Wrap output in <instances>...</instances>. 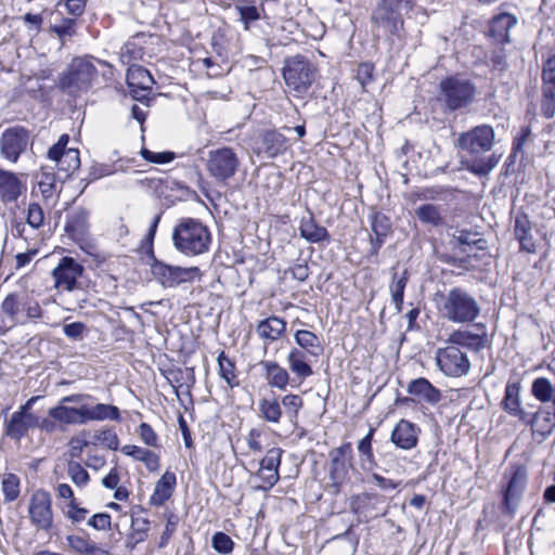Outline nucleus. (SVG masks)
Segmentation results:
<instances>
[{"label": "nucleus", "mask_w": 555, "mask_h": 555, "mask_svg": "<svg viewBox=\"0 0 555 555\" xmlns=\"http://www.w3.org/2000/svg\"><path fill=\"white\" fill-rule=\"evenodd\" d=\"M408 283V273L404 271L401 276H397L395 273L392 276V281L389 285V291L391 294L392 301L395 304L396 310L400 312L402 310L403 304V295L404 289Z\"/></svg>", "instance_id": "nucleus-46"}, {"label": "nucleus", "mask_w": 555, "mask_h": 555, "mask_svg": "<svg viewBox=\"0 0 555 555\" xmlns=\"http://www.w3.org/2000/svg\"><path fill=\"white\" fill-rule=\"evenodd\" d=\"M68 141V135L62 134L57 142L48 151L49 159L53 160L57 170L65 172L66 176L75 172L80 166L79 151L67 149Z\"/></svg>", "instance_id": "nucleus-15"}, {"label": "nucleus", "mask_w": 555, "mask_h": 555, "mask_svg": "<svg viewBox=\"0 0 555 555\" xmlns=\"http://www.w3.org/2000/svg\"><path fill=\"white\" fill-rule=\"evenodd\" d=\"M93 446H102L109 450H117L119 448V439L115 430L111 428L100 429L94 433L93 441H91Z\"/></svg>", "instance_id": "nucleus-50"}, {"label": "nucleus", "mask_w": 555, "mask_h": 555, "mask_svg": "<svg viewBox=\"0 0 555 555\" xmlns=\"http://www.w3.org/2000/svg\"><path fill=\"white\" fill-rule=\"evenodd\" d=\"M421 429L410 421H399L391 431L390 440L399 449L411 450L418 443Z\"/></svg>", "instance_id": "nucleus-20"}, {"label": "nucleus", "mask_w": 555, "mask_h": 555, "mask_svg": "<svg viewBox=\"0 0 555 555\" xmlns=\"http://www.w3.org/2000/svg\"><path fill=\"white\" fill-rule=\"evenodd\" d=\"M357 79L362 89L366 91V87L374 80V66L371 63H362L357 70Z\"/></svg>", "instance_id": "nucleus-59"}, {"label": "nucleus", "mask_w": 555, "mask_h": 555, "mask_svg": "<svg viewBox=\"0 0 555 555\" xmlns=\"http://www.w3.org/2000/svg\"><path fill=\"white\" fill-rule=\"evenodd\" d=\"M2 493L5 502H13L20 495V478L12 473H4L1 476Z\"/></svg>", "instance_id": "nucleus-47"}, {"label": "nucleus", "mask_w": 555, "mask_h": 555, "mask_svg": "<svg viewBox=\"0 0 555 555\" xmlns=\"http://www.w3.org/2000/svg\"><path fill=\"white\" fill-rule=\"evenodd\" d=\"M408 392L420 401H425L429 404H436L441 399L440 390L423 377L412 380L408 386Z\"/></svg>", "instance_id": "nucleus-31"}, {"label": "nucleus", "mask_w": 555, "mask_h": 555, "mask_svg": "<svg viewBox=\"0 0 555 555\" xmlns=\"http://www.w3.org/2000/svg\"><path fill=\"white\" fill-rule=\"evenodd\" d=\"M48 414L62 425L77 424L76 408L57 403L55 406L49 409Z\"/></svg>", "instance_id": "nucleus-45"}, {"label": "nucleus", "mask_w": 555, "mask_h": 555, "mask_svg": "<svg viewBox=\"0 0 555 555\" xmlns=\"http://www.w3.org/2000/svg\"><path fill=\"white\" fill-rule=\"evenodd\" d=\"M56 184V178L53 173V168L41 167V171L38 176V185L41 194L44 197H50L53 194Z\"/></svg>", "instance_id": "nucleus-52"}, {"label": "nucleus", "mask_w": 555, "mask_h": 555, "mask_svg": "<svg viewBox=\"0 0 555 555\" xmlns=\"http://www.w3.org/2000/svg\"><path fill=\"white\" fill-rule=\"evenodd\" d=\"M260 366L264 372V378L268 385L279 390H285L289 384L291 375L288 371L276 361H260Z\"/></svg>", "instance_id": "nucleus-26"}, {"label": "nucleus", "mask_w": 555, "mask_h": 555, "mask_svg": "<svg viewBox=\"0 0 555 555\" xmlns=\"http://www.w3.org/2000/svg\"><path fill=\"white\" fill-rule=\"evenodd\" d=\"M51 30L61 39L70 38L76 34V21L74 18H62L51 26Z\"/></svg>", "instance_id": "nucleus-55"}, {"label": "nucleus", "mask_w": 555, "mask_h": 555, "mask_svg": "<svg viewBox=\"0 0 555 555\" xmlns=\"http://www.w3.org/2000/svg\"><path fill=\"white\" fill-rule=\"evenodd\" d=\"M44 221V214L41 206L37 203H31L27 209V223L34 228L39 229Z\"/></svg>", "instance_id": "nucleus-58"}, {"label": "nucleus", "mask_w": 555, "mask_h": 555, "mask_svg": "<svg viewBox=\"0 0 555 555\" xmlns=\"http://www.w3.org/2000/svg\"><path fill=\"white\" fill-rule=\"evenodd\" d=\"M328 487L334 494L349 482V472L353 468V452L350 442H346L328 452Z\"/></svg>", "instance_id": "nucleus-6"}, {"label": "nucleus", "mask_w": 555, "mask_h": 555, "mask_svg": "<svg viewBox=\"0 0 555 555\" xmlns=\"http://www.w3.org/2000/svg\"><path fill=\"white\" fill-rule=\"evenodd\" d=\"M140 154L143 159L159 165L168 164L176 157L173 152H152L145 147L141 150Z\"/></svg>", "instance_id": "nucleus-57"}, {"label": "nucleus", "mask_w": 555, "mask_h": 555, "mask_svg": "<svg viewBox=\"0 0 555 555\" xmlns=\"http://www.w3.org/2000/svg\"><path fill=\"white\" fill-rule=\"evenodd\" d=\"M238 165L235 152L231 147H221L209 152L206 168L214 179L225 181L235 175Z\"/></svg>", "instance_id": "nucleus-10"}, {"label": "nucleus", "mask_w": 555, "mask_h": 555, "mask_svg": "<svg viewBox=\"0 0 555 555\" xmlns=\"http://www.w3.org/2000/svg\"><path fill=\"white\" fill-rule=\"evenodd\" d=\"M451 243L457 246L463 253L467 251V247L482 243L478 237V233L467 230H455L452 234Z\"/></svg>", "instance_id": "nucleus-49"}, {"label": "nucleus", "mask_w": 555, "mask_h": 555, "mask_svg": "<svg viewBox=\"0 0 555 555\" xmlns=\"http://www.w3.org/2000/svg\"><path fill=\"white\" fill-rule=\"evenodd\" d=\"M38 425V417L33 413L14 412L7 424L5 434L12 439L20 440L30 428Z\"/></svg>", "instance_id": "nucleus-25"}, {"label": "nucleus", "mask_w": 555, "mask_h": 555, "mask_svg": "<svg viewBox=\"0 0 555 555\" xmlns=\"http://www.w3.org/2000/svg\"><path fill=\"white\" fill-rule=\"evenodd\" d=\"M309 357L311 356L297 347H292L286 356L288 369L299 382H304L314 374Z\"/></svg>", "instance_id": "nucleus-23"}, {"label": "nucleus", "mask_w": 555, "mask_h": 555, "mask_svg": "<svg viewBox=\"0 0 555 555\" xmlns=\"http://www.w3.org/2000/svg\"><path fill=\"white\" fill-rule=\"evenodd\" d=\"M415 216L426 224L440 227L444 219L438 206L433 204H423L415 209Z\"/></svg>", "instance_id": "nucleus-41"}, {"label": "nucleus", "mask_w": 555, "mask_h": 555, "mask_svg": "<svg viewBox=\"0 0 555 555\" xmlns=\"http://www.w3.org/2000/svg\"><path fill=\"white\" fill-rule=\"evenodd\" d=\"M542 92L552 95L555 92V54L550 56L542 68Z\"/></svg>", "instance_id": "nucleus-51"}, {"label": "nucleus", "mask_w": 555, "mask_h": 555, "mask_svg": "<svg viewBox=\"0 0 555 555\" xmlns=\"http://www.w3.org/2000/svg\"><path fill=\"white\" fill-rule=\"evenodd\" d=\"M501 156L492 154L488 157L477 158L466 163V169L479 177L488 176L500 163Z\"/></svg>", "instance_id": "nucleus-39"}, {"label": "nucleus", "mask_w": 555, "mask_h": 555, "mask_svg": "<svg viewBox=\"0 0 555 555\" xmlns=\"http://www.w3.org/2000/svg\"><path fill=\"white\" fill-rule=\"evenodd\" d=\"M217 362L219 377L225 382L230 389L237 387L240 380L237 378L234 361L228 358L224 351H221L217 358Z\"/></svg>", "instance_id": "nucleus-36"}, {"label": "nucleus", "mask_w": 555, "mask_h": 555, "mask_svg": "<svg viewBox=\"0 0 555 555\" xmlns=\"http://www.w3.org/2000/svg\"><path fill=\"white\" fill-rule=\"evenodd\" d=\"M24 190V184L15 173L0 169V198L3 202L16 201Z\"/></svg>", "instance_id": "nucleus-30"}, {"label": "nucleus", "mask_w": 555, "mask_h": 555, "mask_svg": "<svg viewBox=\"0 0 555 555\" xmlns=\"http://www.w3.org/2000/svg\"><path fill=\"white\" fill-rule=\"evenodd\" d=\"M437 310L442 319L456 324L473 323L480 315L477 299L462 287L436 295Z\"/></svg>", "instance_id": "nucleus-2"}, {"label": "nucleus", "mask_w": 555, "mask_h": 555, "mask_svg": "<svg viewBox=\"0 0 555 555\" xmlns=\"http://www.w3.org/2000/svg\"><path fill=\"white\" fill-rule=\"evenodd\" d=\"M495 144V132L492 126L482 124L459 134L456 146L472 156L490 152Z\"/></svg>", "instance_id": "nucleus-7"}, {"label": "nucleus", "mask_w": 555, "mask_h": 555, "mask_svg": "<svg viewBox=\"0 0 555 555\" xmlns=\"http://www.w3.org/2000/svg\"><path fill=\"white\" fill-rule=\"evenodd\" d=\"M85 272V268L73 257L64 256L52 270L54 288L57 291L74 292L79 287L78 280Z\"/></svg>", "instance_id": "nucleus-12"}, {"label": "nucleus", "mask_w": 555, "mask_h": 555, "mask_svg": "<svg viewBox=\"0 0 555 555\" xmlns=\"http://www.w3.org/2000/svg\"><path fill=\"white\" fill-rule=\"evenodd\" d=\"M260 416L273 424H278L282 417L281 403L276 399H262L259 401Z\"/></svg>", "instance_id": "nucleus-44"}, {"label": "nucleus", "mask_w": 555, "mask_h": 555, "mask_svg": "<svg viewBox=\"0 0 555 555\" xmlns=\"http://www.w3.org/2000/svg\"><path fill=\"white\" fill-rule=\"evenodd\" d=\"M29 144V131L21 126L5 129L0 137V153L11 163H16Z\"/></svg>", "instance_id": "nucleus-14"}, {"label": "nucleus", "mask_w": 555, "mask_h": 555, "mask_svg": "<svg viewBox=\"0 0 555 555\" xmlns=\"http://www.w3.org/2000/svg\"><path fill=\"white\" fill-rule=\"evenodd\" d=\"M531 222L527 215H517L515 219V235L520 244V249L529 254L537 251V245L531 233Z\"/></svg>", "instance_id": "nucleus-32"}, {"label": "nucleus", "mask_w": 555, "mask_h": 555, "mask_svg": "<svg viewBox=\"0 0 555 555\" xmlns=\"http://www.w3.org/2000/svg\"><path fill=\"white\" fill-rule=\"evenodd\" d=\"M88 525L96 530L106 531L111 529V516L106 513L95 514L88 520Z\"/></svg>", "instance_id": "nucleus-62"}, {"label": "nucleus", "mask_w": 555, "mask_h": 555, "mask_svg": "<svg viewBox=\"0 0 555 555\" xmlns=\"http://www.w3.org/2000/svg\"><path fill=\"white\" fill-rule=\"evenodd\" d=\"M152 273L164 287H176L201 276V271L197 267L182 268L163 262H155L152 266Z\"/></svg>", "instance_id": "nucleus-13"}, {"label": "nucleus", "mask_w": 555, "mask_h": 555, "mask_svg": "<svg viewBox=\"0 0 555 555\" xmlns=\"http://www.w3.org/2000/svg\"><path fill=\"white\" fill-rule=\"evenodd\" d=\"M98 69L90 59L77 57L60 76L59 87L69 94L89 90L98 79Z\"/></svg>", "instance_id": "nucleus-4"}, {"label": "nucleus", "mask_w": 555, "mask_h": 555, "mask_svg": "<svg viewBox=\"0 0 555 555\" xmlns=\"http://www.w3.org/2000/svg\"><path fill=\"white\" fill-rule=\"evenodd\" d=\"M120 413L117 406L106 403H98L91 406V422L98 421H119Z\"/></svg>", "instance_id": "nucleus-48"}, {"label": "nucleus", "mask_w": 555, "mask_h": 555, "mask_svg": "<svg viewBox=\"0 0 555 555\" xmlns=\"http://www.w3.org/2000/svg\"><path fill=\"white\" fill-rule=\"evenodd\" d=\"M371 229L373 232V235H371L370 238L371 254L376 255L382 247L384 240L391 232L390 219L382 212H376L372 216Z\"/></svg>", "instance_id": "nucleus-27"}, {"label": "nucleus", "mask_w": 555, "mask_h": 555, "mask_svg": "<svg viewBox=\"0 0 555 555\" xmlns=\"http://www.w3.org/2000/svg\"><path fill=\"white\" fill-rule=\"evenodd\" d=\"M299 231L305 240L312 243H318L328 237L326 229L317 224L311 216L301 219Z\"/></svg>", "instance_id": "nucleus-38"}, {"label": "nucleus", "mask_w": 555, "mask_h": 555, "mask_svg": "<svg viewBox=\"0 0 555 555\" xmlns=\"http://www.w3.org/2000/svg\"><path fill=\"white\" fill-rule=\"evenodd\" d=\"M436 364L444 375L450 377L464 376L470 369V362L466 353L450 344L443 348H438Z\"/></svg>", "instance_id": "nucleus-11"}, {"label": "nucleus", "mask_w": 555, "mask_h": 555, "mask_svg": "<svg viewBox=\"0 0 555 555\" xmlns=\"http://www.w3.org/2000/svg\"><path fill=\"white\" fill-rule=\"evenodd\" d=\"M177 483L176 475L172 472H165L155 483L154 491L150 496V504L162 506L172 495Z\"/></svg>", "instance_id": "nucleus-29"}, {"label": "nucleus", "mask_w": 555, "mask_h": 555, "mask_svg": "<svg viewBox=\"0 0 555 555\" xmlns=\"http://www.w3.org/2000/svg\"><path fill=\"white\" fill-rule=\"evenodd\" d=\"M294 339L297 344V348L301 349L304 352H307L311 357H319L322 351V345L319 337L310 331L307 330H298L294 335Z\"/></svg>", "instance_id": "nucleus-34"}, {"label": "nucleus", "mask_w": 555, "mask_h": 555, "mask_svg": "<svg viewBox=\"0 0 555 555\" xmlns=\"http://www.w3.org/2000/svg\"><path fill=\"white\" fill-rule=\"evenodd\" d=\"M172 243L175 248L185 256H199L208 251L211 234L199 220L183 218L173 229Z\"/></svg>", "instance_id": "nucleus-3"}, {"label": "nucleus", "mask_w": 555, "mask_h": 555, "mask_svg": "<svg viewBox=\"0 0 555 555\" xmlns=\"http://www.w3.org/2000/svg\"><path fill=\"white\" fill-rule=\"evenodd\" d=\"M447 343L451 346H463L479 351L486 347L487 335L475 334L468 330H456L449 335Z\"/></svg>", "instance_id": "nucleus-28"}, {"label": "nucleus", "mask_w": 555, "mask_h": 555, "mask_svg": "<svg viewBox=\"0 0 555 555\" xmlns=\"http://www.w3.org/2000/svg\"><path fill=\"white\" fill-rule=\"evenodd\" d=\"M127 85L132 98L143 101L147 98L154 79L147 69L140 65H131L127 72Z\"/></svg>", "instance_id": "nucleus-18"}, {"label": "nucleus", "mask_w": 555, "mask_h": 555, "mask_svg": "<svg viewBox=\"0 0 555 555\" xmlns=\"http://www.w3.org/2000/svg\"><path fill=\"white\" fill-rule=\"evenodd\" d=\"M375 428H370L369 433L359 441L358 452L362 456L361 463L363 468H373L376 463L372 450V440Z\"/></svg>", "instance_id": "nucleus-43"}, {"label": "nucleus", "mask_w": 555, "mask_h": 555, "mask_svg": "<svg viewBox=\"0 0 555 555\" xmlns=\"http://www.w3.org/2000/svg\"><path fill=\"white\" fill-rule=\"evenodd\" d=\"M86 331V325L81 322H74L64 325L63 332L64 334L72 339H79L82 337V334Z\"/></svg>", "instance_id": "nucleus-63"}, {"label": "nucleus", "mask_w": 555, "mask_h": 555, "mask_svg": "<svg viewBox=\"0 0 555 555\" xmlns=\"http://www.w3.org/2000/svg\"><path fill=\"white\" fill-rule=\"evenodd\" d=\"M43 310L33 296L25 292L8 294L0 306V333L4 334L16 325H25L42 318Z\"/></svg>", "instance_id": "nucleus-1"}, {"label": "nucleus", "mask_w": 555, "mask_h": 555, "mask_svg": "<svg viewBox=\"0 0 555 555\" xmlns=\"http://www.w3.org/2000/svg\"><path fill=\"white\" fill-rule=\"evenodd\" d=\"M282 74L289 90L302 96L314 80L315 68L305 56L294 55L285 60Z\"/></svg>", "instance_id": "nucleus-5"}, {"label": "nucleus", "mask_w": 555, "mask_h": 555, "mask_svg": "<svg viewBox=\"0 0 555 555\" xmlns=\"http://www.w3.org/2000/svg\"><path fill=\"white\" fill-rule=\"evenodd\" d=\"M284 408L285 416L291 425L297 426L298 415L304 406V400L299 395L288 393L282 397L280 402Z\"/></svg>", "instance_id": "nucleus-40"}, {"label": "nucleus", "mask_w": 555, "mask_h": 555, "mask_svg": "<svg viewBox=\"0 0 555 555\" xmlns=\"http://www.w3.org/2000/svg\"><path fill=\"white\" fill-rule=\"evenodd\" d=\"M141 440L149 447L157 448L158 436L147 423H141L138 430Z\"/></svg>", "instance_id": "nucleus-60"}, {"label": "nucleus", "mask_w": 555, "mask_h": 555, "mask_svg": "<svg viewBox=\"0 0 555 555\" xmlns=\"http://www.w3.org/2000/svg\"><path fill=\"white\" fill-rule=\"evenodd\" d=\"M506 486L503 488L502 507L504 513L513 515L519 506L526 490L528 474L524 466H514L505 473Z\"/></svg>", "instance_id": "nucleus-9"}, {"label": "nucleus", "mask_w": 555, "mask_h": 555, "mask_svg": "<svg viewBox=\"0 0 555 555\" xmlns=\"http://www.w3.org/2000/svg\"><path fill=\"white\" fill-rule=\"evenodd\" d=\"M263 146L270 157L282 154L287 149V139L280 132L269 131L263 135Z\"/></svg>", "instance_id": "nucleus-42"}, {"label": "nucleus", "mask_w": 555, "mask_h": 555, "mask_svg": "<svg viewBox=\"0 0 555 555\" xmlns=\"http://www.w3.org/2000/svg\"><path fill=\"white\" fill-rule=\"evenodd\" d=\"M517 24V18L509 13H501L492 18L490 35L501 42H509V30Z\"/></svg>", "instance_id": "nucleus-33"}, {"label": "nucleus", "mask_w": 555, "mask_h": 555, "mask_svg": "<svg viewBox=\"0 0 555 555\" xmlns=\"http://www.w3.org/2000/svg\"><path fill=\"white\" fill-rule=\"evenodd\" d=\"M287 323L284 319L276 315H270L256 325V333L264 346L275 343L286 334Z\"/></svg>", "instance_id": "nucleus-21"}, {"label": "nucleus", "mask_w": 555, "mask_h": 555, "mask_svg": "<svg viewBox=\"0 0 555 555\" xmlns=\"http://www.w3.org/2000/svg\"><path fill=\"white\" fill-rule=\"evenodd\" d=\"M281 449H270L267 451L264 457L260 462L258 469V476L262 480V485L259 486L262 490L271 489L280 479L279 466L281 464Z\"/></svg>", "instance_id": "nucleus-19"}, {"label": "nucleus", "mask_w": 555, "mask_h": 555, "mask_svg": "<svg viewBox=\"0 0 555 555\" xmlns=\"http://www.w3.org/2000/svg\"><path fill=\"white\" fill-rule=\"evenodd\" d=\"M440 91L446 105L452 111L467 106L476 94V88L470 81L457 77L443 79Z\"/></svg>", "instance_id": "nucleus-8"}, {"label": "nucleus", "mask_w": 555, "mask_h": 555, "mask_svg": "<svg viewBox=\"0 0 555 555\" xmlns=\"http://www.w3.org/2000/svg\"><path fill=\"white\" fill-rule=\"evenodd\" d=\"M142 56L141 49L137 48L134 43H126L120 51V60L125 64L138 60Z\"/></svg>", "instance_id": "nucleus-61"}, {"label": "nucleus", "mask_w": 555, "mask_h": 555, "mask_svg": "<svg viewBox=\"0 0 555 555\" xmlns=\"http://www.w3.org/2000/svg\"><path fill=\"white\" fill-rule=\"evenodd\" d=\"M28 514L38 530L48 531L52 527L53 513L51 496L47 491H36L29 501Z\"/></svg>", "instance_id": "nucleus-16"}, {"label": "nucleus", "mask_w": 555, "mask_h": 555, "mask_svg": "<svg viewBox=\"0 0 555 555\" xmlns=\"http://www.w3.org/2000/svg\"><path fill=\"white\" fill-rule=\"evenodd\" d=\"M69 548L79 555H104L106 552L88 538L70 534L66 538Z\"/></svg>", "instance_id": "nucleus-37"}, {"label": "nucleus", "mask_w": 555, "mask_h": 555, "mask_svg": "<svg viewBox=\"0 0 555 555\" xmlns=\"http://www.w3.org/2000/svg\"><path fill=\"white\" fill-rule=\"evenodd\" d=\"M67 475L72 482L79 488L87 486L90 481L89 473L82 467L80 463L75 461H68Z\"/></svg>", "instance_id": "nucleus-53"}, {"label": "nucleus", "mask_w": 555, "mask_h": 555, "mask_svg": "<svg viewBox=\"0 0 555 555\" xmlns=\"http://www.w3.org/2000/svg\"><path fill=\"white\" fill-rule=\"evenodd\" d=\"M521 385L518 380L508 382L505 386L502 408L506 413L517 417L520 422L528 420V413L524 410L520 400Z\"/></svg>", "instance_id": "nucleus-22"}, {"label": "nucleus", "mask_w": 555, "mask_h": 555, "mask_svg": "<svg viewBox=\"0 0 555 555\" xmlns=\"http://www.w3.org/2000/svg\"><path fill=\"white\" fill-rule=\"evenodd\" d=\"M521 423L530 425L533 436H540L541 439H545L555 428V412L552 413L547 409H540L532 415L528 413V420L521 421Z\"/></svg>", "instance_id": "nucleus-24"}, {"label": "nucleus", "mask_w": 555, "mask_h": 555, "mask_svg": "<svg viewBox=\"0 0 555 555\" xmlns=\"http://www.w3.org/2000/svg\"><path fill=\"white\" fill-rule=\"evenodd\" d=\"M89 227V214L79 208L73 211L65 224V231L73 237H79L87 233Z\"/></svg>", "instance_id": "nucleus-35"}, {"label": "nucleus", "mask_w": 555, "mask_h": 555, "mask_svg": "<svg viewBox=\"0 0 555 555\" xmlns=\"http://www.w3.org/2000/svg\"><path fill=\"white\" fill-rule=\"evenodd\" d=\"M90 433L82 430L78 435L70 438L68 453L72 459L80 457L85 448H87L89 444H92V442L88 439Z\"/></svg>", "instance_id": "nucleus-54"}, {"label": "nucleus", "mask_w": 555, "mask_h": 555, "mask_svg": "<svg viewBox=\"0 0 555 555\" xmlns=\"http://www.w3.org/2000/svg\"><path fill=\"white\" fill-rule=\"evenodd\" d=\"M401 12L395 7L380 2L372 15V22L377 30L400 37V31L403 28Z\"/></svg>", "instance_id": "nucleus-17"}, {"label": "nucleus", "mask_w": 555, "mask_h": 555, "mask_svg": "<svg viewBox=\"0 0 555 555\" xmlns=\"http://www.w3.org/2000/svg\"><path fill=\"white\" fill-rule=\"evenodd\" d=\"M542 113L546 118H552L555 115V92L552 95L543 92Z\"/></svg>", "instance_id": "nucleus-64"}, {"label": "nucleus", "mask_w": 555, "mask_h": 555, "mask_svg": "<svg viewBox=\"0 0 555 555\" xmlns=\"http://www.w3.org/2000/svg\"><path fill=\"white\" fill-rule=\"evenodd\" d=\"M212 548L220 554H230L233 551L234 542L224 532H216L211 539Z\"/></svg>", "instance_id": "nucleus-56"}]
</instances>
